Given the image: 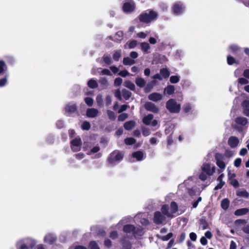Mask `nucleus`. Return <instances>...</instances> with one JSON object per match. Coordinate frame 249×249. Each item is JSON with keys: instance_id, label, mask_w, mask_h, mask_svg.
I'll return each instance as SVG.
<instances>
[{"instance_id": "f257e3e1", "label": "nucleus", "mask_w": 249, "mask_h": 249, "mask_svg": "<svg viewBox=\"0 0 249 249\" xmlns=\"http://www.w3.org/2000/svg\"><path fill=\"white\" fill-rule=\"evenodd\" d=\"M232 153L227 152L225 155L220 153H216L215 155V159L217 166L220 168L218 173H221L225 169L226 165L228 164L229 159L232 156Z\"/></svg>"}, {"instance_id": "f03ea898", "label": "nucleus", "mask_w": 249, "mask_h": 249, "mask_svg": "<svg viewBox=\"0 0 249 249\" xmlns=\"http://www.w3.org/2000/svg\"><path fill=\"white\" fill-rule=\"evenodd\" d=\"M201 172L199 174V178L205 181L207 179L208 176H212L215 171V166L210 163L205 162L201 167Z\"/></svg>"}, {"instance_id": "7ed1b4c3", "label": "nucleus", "mask_w": 249, "mask_h": 249, "mask_svg": "<svg viewBox=\"0 0 249 249\" xmlns=\"http://www.w3.org/2000/svg\"><path fill=\"white\" fill-rule=\"evenodd\" d=\"M36 244L35 240L30 237L24 238L17 241V249H33Z\"/></svg>"}, {"instance_id": "20e7f679", "label": "nucleus", "mask_w": 249, "mask_h": 249, "mask_svg": "<svg viewBox=\"0 0 249 249\" xmlns=\"http://www.w3.org/2000/svg\"><path fill=\"white\" fill-rule=\"evenodd\" d=\"M170 207L171 210L169 211L168 206L167 205H163L161 208V211L162 213L166 215V217L173 218L174 217V214L178 210V207L176 202H172L171 203Z\"/></svg>"}, {"instance_id": "39448f33", "label": "nucleus", "mask_w": 249, "mask_h": 249, "mask_svg": "<svg viewBox=\"0 0 249 249\" xmlns=\"http://www.w3.org/2000/svg\"><path fill=\"white\" fill-rule=\"evenodd\" d=\"M157 14L155 12L150 10L141 14L139 17L140 20L144 23H149L155 19L157 17Z\"/></svg>"}, {"instance_id": "423d86ee", "label": "nucleus", "mask_w": 249, "mask_h": 249, "mask_svg": "<svg viewBox=\"0 0 249 249\" xmlns=\"http://www.w3.org/2000/svg\"><path fill=\"white\" fill-rule=\"evenodd\" d=\"M123 157L124 154L122 152L115 150L110 154L108 159V161L110 164H115L116 162L120 161Z\"/></svg>"}, {"instance_id": "0eeeda50", "label": "nucleus", "mask_w": 249, "mask_h": 249, "mask_svg": "<svg viewBox=\"0 0 249 249\" xmlns=\"http://www.w3.org/2000/svg\"><path fill=\"white\" fill-rule=\"evenodd\" d=\"M123 231L124 232L127 233H133L135 237L142 235V229H136L135 227L130 224L125 225L124 226Z\"/></svg>"}, {"instance_id": "6e6552de", "label": "nucleus", "mask_w": 249, "mask_h": 249, "mask_svg": "<svg viewBox=\"0 0 249 249\" xmlns=\"http://www.w3.org/2000/svg\"><path fill=\"white\" fill-rule=\"evenodd\" d=\"M166 108L171 113H178L180 110V106L173 99H170L166 103Z\"/></svg>"}, {"instance_id": "1a4fd4ad", "label": "nucleus", "mask_w": 249, "mask_h": 249, "mask_svg": "<svg viewBox=\"0 0 249 249\" xmlns=\"http://www.w3.org/2000/svg\"><path fill=\"white\" fill-rule=\"evenodd\" d=\"M135 8L134 2L132 0H126L124 1L123 6V11L125 13H129L133 12Z\"/></svg>"}, {"instance_id": "9d476101", "label": "nucleus", "mask_w": 249, "mask_h": 249, "mask_svg": "<svg viewBox=\"0 0 249 249\" xmlns=\"http://www.w3.org/2000/svg\"><path fill=\"white\" fill-rule=\"evenodd\" d=\"M154 116L152 114H149L143 117L142 119L143 123L147 125L155 127L158 124V121L153 120Z\"/></svg>"}, {"instance_id": "9b49d317", "label": "nucleus", "mask_w": 249, "mask_h": 249, "mask_svg": "<svg viewBox=\"0 0 249 249\" xmlns=\"http://www.w3.org/2000/svg\"><path fill=\"white\" fill-rule=\"evenodd\" d=\"M165 216H166L164 214L163 215H162L160 212H155L153 218L154 223H156V224H162L163 222L165 221Z\"/></svg>"}, {"instance_id": "f8f14e48", "label": "nucleus", "mask_w": 249, "mask_h": 249, "mask_svg": "<svg viewBox=\"0 0 249 249\" xmlns=\"http://www.w3.org/2000/svg\"><path fill=\"white\" fill-rule=\"evenodd\" d=\"M82 142L79 138H76L71 141V147L73 151H79L81 149Z\"/></svg>"}, {"instance_id": "ddd939ff", "label": "nucleus", "mask_w": 249, "mask_h": 249, "mask_svg": "<svg viewBox=\"0 0 249 249\" xmlns=\"http://www.w3.org/2000/svg\"><path fill=\"white\" fill-rule=\"evenodd\" d=\"M184 10L183 5L180 2L176 3L173 7V11L174 14L178 15L183 13Z\"/></svg>"}, {"instance_id": "4468645a", "label": "nucleus", "mask_w": 249, "mask_h": 249, "mask_svg": "<svg viewBox=\"0 0 249 249\" xmlns=\"http://www.w3.org/2000/svg\"><path fill=\"white\" fill-rule=\"evenodd\" d=\"M163 96L161 94L158 92H153L148 95V99L153 102H158L161 100Z\"/></svg>"}, {"instance_id": "2eb2a0df", "label": "nucleus", "mask_w": 249, "mask_h": 249, "mask_svg": "<svg viewBox=\"0 0 249 249\" xmlns=\"http://www.w3.org/2000/svg\"><path fill=\"white\" fill-rule=\"evenodd\" d=\"M144 107L147 110L153 113H157L159 111L158 107L151 102L146 103L144 105Z\"/></svg>"}, {"instance_id": "dca6fc26", "label": "nucleus", "mask_w": 249, "mask_h": 249, "mask_svg": "<svg viewBox=\"0 0 249 249\" xmlns=\"http://www.w3.org/2000/svg\"><path fill=\"white\" fill-rule=\"evenodd\" d=\"M99 111L94 108H88L86 111V115L89 118H95L98 116Z\"/></svg>"}, {"instance_id": "f3484780", "label": "nucleus", "mask_w": 249, "mask_h": 249, "mask_svg": "<svg viewBox=\"0 0 249 249\" xmlns=\"http://www.w3.org/2000/svg\"><path fill=\"white\" fill-rule=\"evenodd\" d=\"M239 142L238 139L234 136L230 137L228 140V143L231 147H236L238 145Z\"/></svg>"}, {"instance_id": "a211bd4d", "label": "nucleus", "mask_w": 249, "mask_h": 249, "mask_svg": "<svg viewBox=\"0 0 249 249\" xmlns=\"http://www.w3.org/2000/svg\"><path fill=\"white\" fill-rule=\"evenodd\" d=\"M132 157L135 158L138 161L142 160L145 157L143 152L141 151L133 152L132 154Z\"/></svg>"}, {"instance_id": "6ab92c4d", "label": "nucleus", "mask_w": 249, "mask_h": 249, "mask_svg": "<svg viewBox=\"0 0 249 249\" xmlns=\"http://www.w3.org/2000/svg\"><path fill=\"white\" fill-rule=\"evenodd\" d=\"M223 178H224L223 174H220V175L218 177L217 180L219 182L214 188V189L215 190H217L221 189L222 188V187L224 185L225 182L224 181H223Z\"/></svg>"}, {"instance_id": "aec40b11", "label": "nucleus", "mask_w": 249, "mask_h": 249, "mask_svg": "<svg viewBox=\"0 0 249 249\" xmlns=\"http://www.w3.org/2000/svg\"><path fill=\"white\" fill-rule=\"evenodd\" d=\"M8 67L3 60H0V75L5 74L7 71Z\"/></svg>"}, {"instance_id": "412c9836", "label": "nucleus", "mask_w": 249, "mask_h": 249, "mask_svg": "<svg viewBox=\"0 0 249 249\" xmlns=\"http://www.w3.org/2000/svg\"><path fill=\"white\" fill-rule=\"evenodd\" d=\"M55 239V237L52 234H48L44 237L45 242L49 244H53Z\"/></svg>"}, {"instance_id": "4be33fe9", "label": "nucleus", "mask_w": 249, "mask_h": 249, "mask_svg": "<svg viewBox=\"0 0 249 249\" xmlns=\"http://www.w3.org/2000/svg\"><path fill=\"white\" fill-rule=\"evenodd\" d=\"M76 109L77 108L76 105L73 104H68L65 107L66 111L70 113H74Z\"/></svg>"}, {"instance_id": "5701e85b", "label": "nucleus", "mask_w": 249, "mask_h": 249, "mask_svg": "<svg viewBox=\"0 0 249 249\" xmlns=\"http://www.w3.org/2000/svg\"><path fill=\"white\" fill-rule=\"evenodd\" d=\"M242 105L244 109V114L246 116H249V101H244L242 104Z\"/></svg>"}, {"instance_id": "b1692460", "label": "nucleus", "mask_w": 249, "mask_h": 249, "mask_svg": "<svg viewBox=\"0 0 249 249\" xmlns=\"http://www.w3.org/2000/svg\"><path fill=\"white\" fill-rule=\"evenodd\" d=\"M135 83L137 86L143 88L145 85L146 82L143 78L138 77L135 80Z\"/></svg>"}, {"instance_id": "393cba45", "label": "nucleus", "mask_w": 249, "mask_h": 249, "mask_svg": "<svg viewBox=\"0 0 249 249\" xmlns=\"http://www.w3.org/2000/svg\"><path fill=\"white\" fill-rule=\"evenodd\" d=\"M235 122L237 124L242 125H245L248 124V120L247 118L243 117L237 118L235 119Z\"/></svg>"}, {"instance_id": "a878e982", "label": "nucleus", "mask_w": 249, "mask_h": 249, "mask_svg": "<svg viewBox=\"0 0 249 249\" xmlns=\"http://www.w3.org/2000/svg\"><path fill=\"white\" fill-rule=\"evenodd\" d=\"M175 87L173 85H169L166 87L164 89V94L171 95L174 92Z\"/></svg>"}, {"instance_id": "bb28decb", "label": "nucleus", "mask_w": 249, "mask_h": 249, "mask_svg": "<svg viewBox=\"0 0 249 249\" xmlns=\"http://www.w3.org/2000/svg\"><path fill=\"white\" fill-rule=\"evenodd\" d=\"M135 123L133 121L126 122L124 124V127L126 130H131L134 126Z\"/></svg>"}, {"instance_id": "cd10ccee", "label": "nucleus", "mask_w": 249, "mask_h": 249, "mask_svg": "<svg viewBox=\"0 0 249 249\" xmlns=\"http://www.w3.org/2000/svg\"><path fill=\"white\" fill-rule=\"evenodd\" d=\"M249 212L248 208H242L238 209L234 212V214L236 215H242L246 214Z\"/></svg>"}, {"instance_id": "c85d7f7f", "label": "nucleus", "mask_w": 249, "mask_h": 249, "mask_svg": "<svg viewBox=\"0 0 249 249\" xmlns=\"http://www.w3.org/2000/svg\"><path fill=\"white\" fill-rule=\"evenodd\" d=\"M160 74L163 78H167L170 75V71L166 68H162L160 70Z\"/></svg>"}, {"instance_id": "c756f323", "label": "nucleus", "mask_w": 249, "mask_h": 249, "mask_svg": "<svg viewBox=\"0 0 249 249\" xmlns=\"http://www.w3.org/2000/svg\"><path fill=\"white\" fill-rule=\"evenodd\" d=\"M135 60L129 57H124L123 59V63L125 65H132L135 64Z\"/></svg>"}, {"instance_id": "7c9ffc66", "label": "nucleus", "mask_w": 249, "mask_h": 249, "mask_svg": "<svg viewBox=\"0 0 249 249\" xmlns=\"http://www.w3.org/2000/svg\"><path fill=\"white\" fill-rule=\"evenodd\" d=\"M141 49L145 53H148V51L150 49V45L147 42H142L141 44Z\"/></svg>"}, {"instance_id": "2f4dec72", "label": "nucleus", "mask_w": 249, "mask_h": 249, "mask_svg": "<svg viewBox=\"0 0 249 249\" xmlns=\"http://www.w3.org/2000/svg\"><path fill=\"white\" fill-rule=\"evenodd\" d=\"M122 54V51L119 50H116L114 52L113 54V59L116 61H118L120 58Z\"/></svg>"}, {"instance_id": "473e14b6", "label": "nucleus", "mask_w": 249, "mask_h": 249, "mask_svg": "<svg viewBox=\"0 0 249 249\" xmlns=\"http://www.w3.org/2000/svg\"><path fill=\"white\" fill-rule=\"evenodd\" d=\"M88 86L91 89H95L98 87V84L96 80L92 79L88 82Z\"/></svg>"}, {"instance_id": "72a5a7b5", "label": "nucleus", "mask_w": 249, "mask_h": 249, "mask_svg": "<svg viewBox=\"0 0 249 249\" xmlns=\"http://www.w3.org/2000/svg\"><path fill=\"white\" fill-rule=\"evenodd\" d=\"M236 194L238 196H242L246 198L248 197L249 196V193L244 190H238Z\"/></svg>"}, {"instance_id": "f704fd0d", "label": "nucleus", "mask_w": 249, "mask_h": 249, "mask_svg": "<svg viewBox=\"0 0 249 249\" xmlns=\"http://www.w3.org/2000/svg\"><path fill=\"white\" fill-rule=\"evenodd\" d=\"M137 44V42L136 40H132L129 42L127 43L124 46L125 48L132 49L135 48Z\"/></svg>"}, {"instance_id": "c9c22d12", "label": "nucleus", "mask_w": 249, "mask_h": 249, "mask_svg": "<svg viewBox=\"0 0 249 249\" xmlns=\"http://www.w3.org/2000/svg\"><path fill=\"white\" fill-rule=\"evenodd\" d=\"M229 204L230 201L227 198H225L222 200L221 206L223 209L227 210L229 206Z\"/></svg>"}, {"instance_id": "e433bc0d", "label": "nucleus", "mask_w": 249, "mask_h": 249, "mask_svg": "<svg viewBox=\"0 0 249 249\" xmlns=\"http://www.w3.org/2000/svg\"><path fill=\"white\" fill-rule=\"evenodd\" d=\"M124 86L132 90H134L135 89V86L134 84L129 81L124 82Z\"/></svg>"}, {"instance_id": "4c0bfd02", "label": "nucleus", "mask_w": 249, "mask_h": 249, "mask_svg": "<svg viewBox=\"0 0 249 249\" xmlns=\"http://www.w3.org/2000/svg\"><path fill=\"white\" fill-rule=\"evenodd\" d=\"M122 93L123 96L125 100H128L131 95V93L125 89H123Z\"/></svg>"}, {"instance_id": "58836bf2", "label": "nucleus", "mask_w": 249, "mask_h": 249, "mask_svg": "<svg viewBox=\"0 0 249 249\" xmlns=\"http://www.w3.org/2000/svg\"><path fill=\"white\" fill-rule=\"evenodd\" d=\"M123 249H131L132 247L131 244L129 241H126L124 239L122 241Z\"/></svg>"}, {"instance_id": "ea45409f", "label": "nucleus", "mask_w": 249, "mask_h": 249, "mask_svg": "<svg viewBox=\"0 0 249 249\" xmlns=\"http://www.w3.org/2000/svg\"><path fill=\"white\" fill-rule=\"evenodd\" d=\"M8 77L9 74L7 73L4 78L0 79V88L3 87L6 85Z\"/></svg>"}, {"instance_id": "a19ab883", "label": "nucleus", "mask_w": 249, "mask_h": 249, "mask_svg": "<svg viewBox=\"0 0 249 249\" xmlns=\"http://www.w3.org/2000/svg\"><path fill=\"white\" fill-rule=\"evenodd\" d=\"M180 80V76L178 75L171 76L170 78V81L171 83H177Z\"/></svg>"}, {"instance_id": "79ce46f5", "label": "nucleus", "mask_w": 249, "mask_h": 249, "mask_svg": "<svg viewBox=\"0 0 249 249\" xmlns=\"http://www.w3.org/2000/svg\"><path fill=\"white\" fill-rule=\"evenodd\" d=\"M125 143L127 145H132L136 142V140L133 138H127L124 140Z\"/></svg>"}, {"instance_id": "37998d69", "label": "nucleus", "mask_w": 249, "mask_h": 249, "mask_svg": "<svg viewBox=\"0 0 249 249\" xmlns=\"http://www.w3.org/2000/svg\"><path fill=\"white\" fill-rule=\"evenodd\" d=\"M96 102L98 106L101 107L103 105L102 96L99 94L96 97Z\"/></svg>"}, {"instance_id": "c03bdc74", "label": "nucleus", "mask_w": 249, "mask_h": 249, "mask_svg": "<svg viewBox=\"0 0 249 249\" xmlns=\"http://www.w3.org/2000/svg\"><path fill=\"white\" fill-rule=\"evenodd\" d=\"M227 62L229 65H232L234 63L237 64L238 61H236L233 57L231 56H228L227 57Z\"/></svg>"}, {"instance_id": "a18cd8bd", "label": "nucleus", "mask_w": 249, "mask_h": 249, "mask_svg": "<svg viewBox=\"0 0 249 249\" xmlns=\"http://www.w3.org/2000/svg\"><path fill=\"white\" fill-rule=\"evenodd\" d=\"M89 249H100L97 243L95 241H91L89 244Z\"/></svg>"}, {"instance_id": "49530a36", "label": "nucleus", "mask_w": 249, "mask_h": 249, "mask_svg": "<svg viewBox=\"0 0 249 249\" xmlns=\"http://www.w3.org/2000/svg\"><path fill=\"white\" fill-rule=\"evenodd\" d=\"M107 114L109 119L114 120L116 119V115L113 111L111 110H107Z\"/></svg>"}, {"instance_id": "de8ad7c7", "label": "nucleus", "mask_w": 249, "mask_h": 249, "mask_svg": "<svg viewBox=\"0 0 249 249\" xmlns=\"http://www.w3.org/2000/svg\"><path fill=\"white\" fill-rule=\"evenodd\" d=\"M81 126L83 129L88 130L90 128V124L89 122L85 121L83 123Z\"/></svg>"}, {"instance_id": "09e8293b", "label": "nucleus", "mask_w": 249, "mask_h": 249, "mask_svg": "<svg viewBox=\"0 0 249 249\" xmlns=\"http://www.w3.org/2000/svg\"><path fill=\"white\" fill-rule=\"evenodd\" d=\"M238 82L241 85H246L248 84L249 83V81L246 78L242 77L239 78L238 79Z\"/></svg>"}, {"instance_id": "8fccbe9b", "label": "nucleus", "mask_w": 249, "mask_h": 249, "mask_svg": "<svg viewBox=\"0 0 249 249\" xmlns=\"http://www.w3.org/2000/svg\"><path fill=\"white\" fill-rule=\"evenodd\" d=\"M100 150V147L99 146H95L93 148H92L89 151L87 152L88 155H91L93 153H97Z\"/></svg>"}, {"instance_id": "3c124183", "label": "nucleus", "mask_w": 249, "mask_h": 249, "mask_svg": "<svg viewBox=\"0 0 249 249\" xmlns=\"http://www.w3.org/2000/svg\"><path fill=\"white\" fill-rule=\"evenodd\" d=\"M103 60L105 63L107 64H110L112 63V61L110 56L108 55H105L103 56Z\"/></svg>"}, {"instance_id": "603ef678", "label": "nucleus", "mask_w": 249, "mask_h": 249, "mask_svg": "<svg viewBox=\"0 0 249 249\" xmlns=\"http://www.w3.org/2000/svg\"><path fill=\"white\" fill-rule=\"evenodd\" d=\"M153 84H148L147 86L145 88L144 90L145 92H149L153 87V85L156 83V81H153L152 82Z\"/></svg>"}, {"instance_id": "864d4df0", "label": "nucleus", "mask_w": 249, "mask_h": 249, "mask_svg": "<svg viewBox=\"0 0 249 249\" xmlns=\"http://www.w3.org/2000/svg\"><path fill=\"white\" fill-rule=\"evenodd\" d=\"M173 234L172 232H170L168 233L166 235L162 236L160 237V239L162 241H167L169 240L172 236Z\"/></svg>"}, {"instance_id": "5fc2aeb1", "label": "nucleus", "mask_w": 249, "mask_h": 249, "mask_svg": "<svg viewBox=\"0 0 249 249\" xmlns=\"http://www.w3.org/2000/svg\"><path fill=\"white\" fill-rule=\"evenodd\" d=\"M85 102L89 106H91L93 103V100L90 97H86L85 98Z\"/></svg>"}, {"instance_id": "6e6d98bb", "label": "nucleus", "mask_w": 249, "mask_h": 249, "mask_svg": "<svg viewBox=\"0 0 249 249\" xmlns=\"http://www.w3.org/2000/svg\"><path fill=\"white\" fill-rule=\"evenodd\" d=\"M128 117V115L126 113H122L118 116V121H124Z\"/></svg>"}, {"instance_id": "4d7b16f0", "label": "nucleus", "mask_w": 249, "mask_h": 249, "mask_svg": "<svg viewBox=\"0 0 249 249\" xmlns=\"http://www.w3.org/2000/svg\"><path fill=\"white\" fill-rule=\"evenodd\" d=\"M123 36V33L122 31H118L115 35V38L118 40H121Z\"/></svg>"}, {"instance_id": "13d9d810", "label": "nucleus", "mask_w": 249, "mask_h": 249, "mask_svg": "<svg viewBox=\"0 0 249 249\" xmlns=\"http://www.w3.org/2000/svg\"><path fill=\"white\" fill-rule=\"evenodd\" d=\"M192 108V107L190 104H186L183 106V109L185 112L190 111Z\"/></svg>"}, {"instance_id": "bf43d9fd", "label": "nucleus", "mask_w": 249, "mask_h": 249, "mask_svg": "<svg viewBox=\"0 0 249 249\" xmlns=\"http://www.w3.org/2000/svg\"><path fill=\"white\" fill-rule=\"evenodd\" d=\"M142 132L143 135L144 136H147L149 135L150 134V129L147 128H145V127H143L142 128Z\"/></svg>"}, {"instance_id": "052dcab7", "label": "nucleus", "mask_w": 249, "mask_h": 249, "mask_svg": "<svg viewBox=\"0 0 249 249\" xmlns=\"http://www.w3.org/2000/svg\"><path fill=\"white\" fill-rule=\"evenodd\" d=\"M99 82L105 87H107L108 85L107 81V79L104 77L101 78Z\"/></svg>"}, {"instance_id": "680f3d73", "label": "nucleus", "mask_w": 249, "mask_h": 249, "mask_svg": "<svg viewBox=\"0 0 249 249\" xmlns=\"http://www.w3.org/2000/svg\"><path fill=\"white\" fill-rule=\"evenodd\" d=\"M123 80L120 77L116 78L114 80V85L115 86H120L122 83Z\"/></svg>"}, {"instance_id": "e2e57ef3", "label": "nucleus", "mask_w": 249, "mask_h": 249, "mask_svg": "<svg viewBox=\"0 0 249 249\" xmlns=\"http://www.w3.org/2000/svg\"><path fill=\"white\" fill-rule=\"evenodd\" d=\"M118 74L122 77H125L130 75V73L126 70L121 71L119 72Z\"/></svg>"}, {"instance_id": "0e129e2a", "label": "nucleus", "mask_w": 249, "mask_h": 249, "mask_svg": "<svg viewBox=\"0 0 249 249\" xmlns=\"http://www.w3.org/2000/svg\"><path fill=\"white\" fill-rule=\"evenodd\" d=\"M185 237H186V234L185 233H182L179 238H178V242L179 243H182V242L184 241V240H185Z\"/></svg>"}, {"instance_id": "69168bd1", "label": "nucleus", "mask_w": 249, "mask_h": 249, "mask_svg": "<svg viewBox=\"0 0 249 249\" xmlns=\"http://www.w3.org/2000/svg\"><path fill=\"white\" fill-rule=\"evenodd\" d=\"M230 49L232 53L236 52L239 49L235 45H232L230 46Z\"/></svg>"}, {"instance_id": "338daca9", "label": "nucleus", "mask_w": 249, "mask_h": 249, "mask_svg": "<svg viewBox=\"0 0 249 249\" xmlns=\"http://www.w3.org/2000/svg\"><path fill=\"white\" fill-rule=\"evenodd\" d=\"M242 230L245 233L249 234V225H245L242 227Z\"/></svg>"}, {"instance_id": "774afa93", "label": "nucleus", "mask_w": 249, "mask_h": 249, "mask_svg": "<svg viewBox=\"0 0 249 249\" xmlns=\"http://www.w3.org/2000/svg\"><path fill=\"white\" fill-rule=\"evenodd\" d=\"M243 76L247 79H249V69H246L244 71Z\"/></svg>"}]
</instances>
